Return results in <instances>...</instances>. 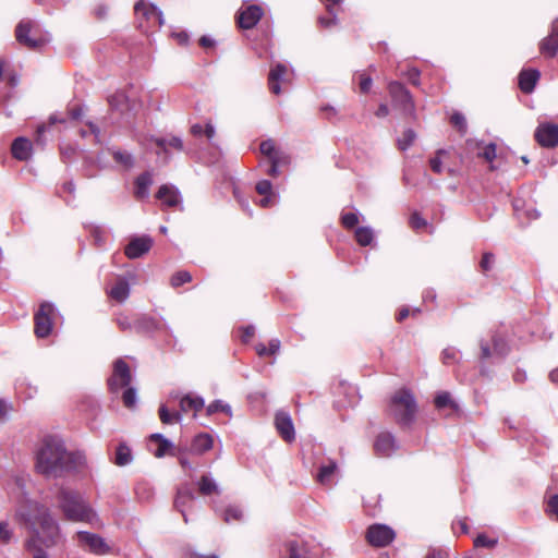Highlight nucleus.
<instances>
[{"mask_svg":"<svg viewBox=\"0 0 558 558\" xmlns=\"http://www.w3.org/2000/svg\"><path fill=\"white\" fill-rule=\"evenodd\" d=\"M493 349H490V344L488 341L482 339L480 341L481 348V360L486 361L489 359H504L509 353V345L505 338L499 333L492 335L490 338Z\"/></svg>","mask_w":558,"mask_h":558,"instance_id":"423d86ee","label":"nucleus"},{"mask_svg":"<svg viewBox=\"0 0 558 558\" xmlns=\"http://www.w3.org/2000/svg\"><path fill=\"white\" fill-rule=\"evenodd\" d=\"M275 426L284 441L292 442L295 439L294 425L289 413L278 411L275 415Z\"/></svg>","mask_w":558,"mask_h":558,"instance_id":"ddd939ff","label":"nucleus"},{"mask_svg":"<svg viewBox=\"0 0 558 558\" xmlns=\"http://www.w3.org/2000/svg\"><path fill=\"white\" fill-rule=\"evenodd\" d=\"M156 197L163 206L177 207L181 204V196L178 189L170 184H163L159 187Z\"/></svg>","mask_w":558,"mask_h":558,"instance_id":"6ab92c4d","label":"nucleus"},{"mask_svg":"<svg viewBox=\"0 0 558 558\" xmlns=\"http://www.w3.org/2000/svg\"><path fill=\"white\" fill-rule=\"evenodd\" d=\"M153 246V239L148 235L134 236L124 248V253L130 259L140 258Z\"/></svg>","mask_w":558,"mask_h":558,"instance_id":"f8f14e48","label":"nucleus"},{"mask_svg":"<svg viewBox=\"0 0 558 558\" xmlns=\"http://www.w3.org/2000/svg\"><path fill=\"white\" fill-rule=\"evenodd\" d=\"M389 94L393 105L403 113L412 114L414 111V102L410 92L400 83L391 82L388 86Z\"/></svg>","mask_w":558,"mask_h":558,"instance_id":"1a4fd4ad","label":"nucleus"},{"mask_svg":"<svg viewBox=\"0 0 558 558\" xmlns=\"http://www.w3.org/2000/svg\"><path fill=\"white\" fill-rule=\"evenodd\" d=\"M427 225L426 220L422 218L417 213L412 214L410 217V226L414 230H420Z\"/></svg>","mask_w":558,"mask_h":558,"instance_id":"6e6d98bb","label":"nucleus"},{"mask_svg":"<svg viewBox=\"0 0 558 558\" xmlns=\"http://www.w3.org/2000/svg\"><path fill=\"white\" fill-rule=\"evenodd\" d=\"M77 543L95 554H104L107 551L105 541L97 534L80 531L76 533Z\"/></svg>","mask_w":558,"mask_h":558,"instance_id":"4468645a","label":"nucleus"},{"mask_svg":"<svg viewBox=\"0 0 558 558\" xmlns=\"http://www.w3.org/2000/svg\"><path fill=\"white\" fill-rule=\"evenodd\" d=\"M130 294V286L128 281L119 279L110 290V296L118 302H124Z\"/></svg>","mask_w":558,"mask_h":558,"instance_id":"7c9ffc66","label":"nucleus"},{"mask_svg":"<svg viewBox=\"0 0 558 558\" xmlns=\"http://www.w3.org/2000/svg\"><path fill=\"white\" fill-rule=\"evenodd\" d=\"M54 307L51 303H43L38 311L35 313V335L38 338H45L50 335L52 330V316Z\"/></svg>","mask_w":558,"mask_h":558,"instance_id":"6e6552de","label":"nucleus"},{"mask_svg":"<svg viewBox=\"0 0 558 558\" xmlns=\"http://www.w3.org/2000/svg\"><path fill=\"white\" fill-rule=\"evenodd\" d=\"M86 458L81 452H70L57 436L43 439L36 453V469L47 477H61L84 468Z\"/></svg>","mask_w":558,"mask_h":558,"instance_id":"f03ea898","label":"nucleus"},{"mask_svg":"<svg viewBox=\"0 0 558 558\" xmlns=\"http://www.w3.org/2000/svg\"><path fill=\"white\" fill-rule=\"evenodd\" d=\"M494 264V255L492 253H485L481 260V268L483 271L490 270Z\"/></svg>","mask_w":558,"mask_h":558,"instance_id":"13d9d810","label":"nucleus"},{"mask_svg":"<svg viewBox=\"0 0 558 558\" xmlns=\"http://www.w3.org/2000/svg\"><path fill=\"white\" fill-rule=\"evenodd\" d=\"M288 68L282 63H277L269 72L268 86L272 94L279 95L281 92L280 82L284 81Z\"/></svg>","mask_w":558,"mask_h":558,"instance_id":"4be33fe9","label":"nucleus"},{"mask_svg":"<svg viewBox=\"0 0 558 558\" xmlns=\"http://www.w3.org/2000/svg\"><path fill=\"white\" fill-rule=\"evenodd\" d=\"M88 126H89V131H86V130H81L80 131L81 136L82 137H86L88 133H92V134L95 135L96 140L98 141V137H99V134H100L99 128L96 124L92 123V122L88 123Z\"/></svg>","mask_w":558,"mask_h":558,"instance_id":"e2e57ef3","label":"nucleus"},{"mask_svg":"<svg viewBox=\"0 0 558 558\" xmlns=\"http://www.w3.org/2000/svg\"><path fill=\"white\" fill-rule=\"evenodd\" d=\"M548 510L551 514H554L558 520V495H554L548 500Z\"/></svg>","mask_w":558,"mask_h":558,"instance_id":"680f3d73","label":"nucleus"},{"mask_svg":"<svg viewBox=\"0 0 558 558\" xmlns=\"http://www.w3.org/2000/svg\"><path fill=\"white\" fill-rule=\"evenodd\" d=\"M328 12L329 14L331 15L330 17H319L318 21H319V24L324 27H331L333 25H336L337 23V16H336V13L333 11V9L331 8H328Z\"/></svg>","mask_w":558,"mask_h":558,"instance_id":"4d7b16f0","label":"nucleus"},{"mask_svg":"<svg viewBox=\"0 0 558 558\" xmlns=\"http://www.w3.org/2000/svg\"><path fill=\"white\" fill-rule=\"evenodd\" d=\"M355 240L362 246L369 245L374 240L373 229L369 227H359L355 230Z\"/></svg>","mask_w":558,"mask_h":558,"instance_id":"e433bc0d","label":"nucleus"},{"mask_svg":"<svg viewBox=\"0 0 558 558\" xmlns=\"http://www.w3.org/2000/svg\"><path fill=\"white\" fill-rule=\"evenodd\" d=\"M241 340L246 343L253 338L255 333V328L254 326H245L241 328Z\"/></svg>","mask_w":558,"mask_h":558,"instance_id":"bf43d9fd","label":"nucleus"},{"mask_svg":"<svg viewBox=\"0 0 558 558\" xmlns=\"http://www.w3.org/2000/svg\"><path fill=\"white\" fill-rule=\"evenodd\" d=\"M14 537V531L7 521L0 522V543L9 544Z\"/></svg>","mask_w":558,"mask_h":558,"instance_id":"c03bdc74","label":"nucleus"},{"mask_svg":"<svg viewBox=\"0 0 558 558\" xmlns=\"http://www.w3.org/2000/svg\"><path fill=\"white\" fill-rule=\"evenodd\" d=\"M459 351L454 348H446L441 353V359L445 364H451L458 360Z\"/></svg>","mask_w":558,"mask_h":558,"instance_id":"603ef678","label":"nucleus"},{"mask_svg":"<svg viewBox=\"0 0 558 558\" xmlns=\"http://www.w3.org/2000/svg\"><path fill=\"white\" fill-rule=\"evenodd\" d=\"M15 37L19 44L28 49H38L45 43V39L37 36L36 25L31 20H22L15 29Z\"/></svg>","mask_w":558,"mask_h":558,"instance_id":"39448f33","label":"nucleus"},{"mask_svg":"<svg viewBox=\"0 0 558 558\" xmlns=\"http://www.w3.org/2000/svg\"><path fill=\"white\" fill-rule=\"evenodd\" d=\"M372 86V78L364 74L360 75V89L362 93H367Z\"/></svg>","mask_w":558,"mask_h":558,"instance_id":"052dcab7","label":"nucleus"},{"mask_svg":"<svg viewBox=\"0 0 558 558\" xmlns=\"http://www.w3.org/2000/svg\"><path fill=\"white\" fill-rule=\"evenodd\" d=\"M276 194H266L264 198L259 201L262 207H269L275 204Z\"/></svg>","mask_w":558,"mask_h":558,"instance_id":"338daca9","label":"nucleus"},{"mask_svg":"<svg viewBox=\"0 0 558 558\" xmlns=\"http://www.w3.org/2000/svg\"><path fill=\"white\" fill-rule=\"evenodd\" d=\"M221 515L226 523H231L232 521H241L243 519V512L236 506H228L222 511Z\"/></svg>","mask_w":558,"mask_h":558,"instance_id":"58836bf2","label":"nucleus"},{"mask_svg":"<svg viewBox=\"0 0 558 558\" xmlns=\"http://www.w3.org/2000/svg\"><path fill=\"white\" fill-rule=\"evenodd\" d=\"M468 145L472 149L478 150L477 157L483 158L490 163L496 158V145L494 143L483 145L482 142L469 140Z\"/></svg>","mask_w":558,"mask_h":558,"instance_id":"a878e982","label":"nucleus"},{"mask_svg":"<svg viewBox=\"0 0 558 558\" xmlns=\"http://www.w3.org/2000/svg\"><path fill=\"white\" fill-rule=\"evenodd\" d=\"M259 149L260 153L267 156L270 160H272V157H279L276 150V145L271 140L263 141L260 143Z\"/></svg>","mask_w":558,"mask_h":558,"instance_id":"49530a36","label":"nucleus"},{"mask_svg":"<svg viewBox=\"0 0 558 558\" xmlns=\"http://www.w3.org/2000/svg\"><path fill=\"white\" fill-rule=\"evenodd\" d=\"M535 140L543 147L558 145V125L554 123H541L535 131Z\"/></svg>","mask_w":558,"mask_h":558,"instance_id":"9b49d317","label":"nucleus"},{"mask_svg":"<svg viewBox=\"0 0 558 558\" xmlns=\"http://www.w3.org/2000/svg\"><path fill=\"white\" fill-rule=\"evenodd\" d=\"M341 222L347 229L354 228L359 223L357 215L354 213H345L341 216Z\"/></svg>","mask_w":558,"mask_h":558,"instance_id":"3c124183","label":"nucleus"},{"mask_svg":"<svg viewBox=\"0 0 558 558\" xmlns=\"http://www.w3.org/2000/svg\"><path fill=\"white\" fill-rule=\"evenodd\" d=\"M154 143L159 147L157 155L165 154V162L169 161L168 149L173 148L175 150H183V141L178 136L169 137H155Z\"/></svg>","mask_w":558,"mask_h":558,"instance_id":"412c9836","label":"nucleus"},{"mask_svg":"<svg viewBox=\"0 0 558 558\" xmlns=\"http://www.w3.org/2000/svg\"><path fill=\"white\" fill-rule=\"evenodd\" d=\"M441 154H445V150H438L436 156L429 159L430 169L435 173H441V171H442V162L440 160Z\"/></svg>","mask_w":558,"mask_h":558,"instance_id":"5fc2aeb1","label":"nucleus"},{"mask_svg":"<svg viewBox=\"0 0 558 558\" xmlns=\"http://www.w3.org/2000/svg\"><path fill=\"white\" fill-rule=\"evenodd\" d=\"M117 324L121 330H128L132 328V324L126 316L120 315L117 317Z\"/></svg>","mask_w":558,"mask_h":558,"instance_id":"0e129e2a","label":"nucleus"},{"mask_svg":"<svg viewBox=\"0 0 558 558\" xmlns=\"http://www.w3.org/2000/svg\"><path fill=\"white\" fill-rule=\"evenodd\" d=\"M214 444L213 437L207 433H202L193 438L191 444V451L193 453L202 454L211 449Z\"/></svg>","mask_w":558,"mask_h":558,"instance_id":"bb28decb","label":"nucleus"},{"mask_svg":"<svg viewBox=\"0 0 558 558\" xmlns=\"http://www.w3.org/2000/svg\"><path fill=\"white\" fill-rule=\"evenodd\" d=\"M388 409L399 425L408 427L415 420L417 404L412 392L402 388L392 395Z\"/></svg>","mask_w":558,"mask_h":558,"instance_id":"20e7f679","label":"nucleus"},{"mask_svg":"<svg viewBox=\"0 0 558 558\" xmlns=\"http://www.w3.org/2000/svg\"><path fill=\"white\" fill-rule=\"evenodd\" d=\"M539 78L537 70H523L519 74V87L523 93L530 94L534 90L536 82Z\"/></svg>","mask_w":558,"mask_h":558,"instance_id":"393cba45","label":"nucleus"},{"mask_svg":"<svg viewBox=\"0 0 558 558\" xmlns=\"http://www.w3.org/2000/svg\"><path fill=\"white\" fill-rule=\"evenodd\" d=\"M194 493L189 485H182L178 488L174 498V508L182 513L185 523L189 522L186 509L191 508V506L194 504Z\"/></svg>","mask_w":558,"mask_h":558,"instance_id":"2eb2a0df","label":"nucleus"},{"mask_svg":"<svg viewBox=\"0 0 558 558\" xmlns=\"http://www.w3.org/2000/svg\"><path fill=\"white\" fill-rule=\"evenodd\" d=\"M206 411L208 415L215 414L217 412H223L229 416L232 415L231 407L221 400H215L214 402H211L207 407Z\"/></svg>","mask_w":558,"mask_h":558,"instance_id":"79ce46f5","label":"nucleus"},{"mask_svg":"<svg viewBox=\"0 0 558 558\" xmlns=\"http://www.w3.org/2000/svg\"><path fill=\"white\" fill-rule=\"evenodd\" d=\"M134 327L138 332H150L159 329V323L153 317L143 316L136 320Z\"/></svg>","mask_w":558,"mask_h":558,"instance_id":"f704fd0d","label":"nucleus"},{"mask_svg":"<svg viewBox=\"0 0 558 558\" xmlns=\"http://www.w3.org/2000/svg\"><path fill=\"white\" fill-rule=\"evenodd\" d=\"M159 417L163 424H172L173 422H181V413L173 412L170 413L166 405H160L159 408Z\"/></svg>","mask_w":558,"mask_h":558,"instance_id":"a19ab883","label":"nucleus"},{"mask_svg":"<svg viewBox=\"0 0 558 558\" xmlns=\"http://www.w3.org/2000/svg\"><path fill=\"white\" fill-rule=\"evenodd\" d=\"M539 50L543 54L551 58L558 50V19L551 24L549 35L544 38L539 44Z\"/></svg>","mask_w":558,"mask_h":558,"instance_id":"aec40b11","label":"nucleus"},{"mask_svg":"<svg viewBox=\"0 0 558 558\" xmlns=\"http://www.w3.org/2000/svg\"><path fill=\"white\" fill-rule=\"evenodd\" d=\"M192 280V275L186 270H180L175 272L170 280V283L173 288H178L186 282Z\"/></svg>","mask_w":558,"mask_h":558,"instance_id":"a18cd8bd","label":"nucleus"},{"mask_svg":"<svg viewBox=\"0 0 558 558\" xmlns=\"http://www.w3.org/2000/svg\"><path fill=\"white\" fill-rule=\"evenodd\" d=\"M149 441L158 444V448L154 451V456L156 458H162L167 452L173 454V452H170V449L173 448L172 442L165 438L161 434L150 435Z\"/></svg>","mask_w":558,"mask_h":558,"instance_id":"c756f323","label":"nucleus"},{"mask_svg":"<svg viewBox=\"0 0 558 558\" xmlns=\"http://www.w3.org/2000/svg\"><path fill=\"white\" fill-rule=\"evenodd\" d=\"M132 374L129 365L124 360L118 359L113 363V372L108 379V386L112 393H118L121 388L130 386Z\"/></svg>","mask_w":558,"mask_h":558,"instance_id":"0eeeda50","label":"nucleus"},{"mask_svg":"<svg viewBox=\"0 0 558 558\" xmlns=\"http://www.w3.org/2000/svg\"><path fill=\"white\" fill-rule=\"evenodd\" d=\"M271 165H270V168L268 170V174L271 175V177H277L279 171H278V167L279 165L281 163V160L279 157H272V160H270Z\"/></svg>","mask_w":558,"mask_h":558,"instance_id":"69168bd1","label":"nucleus"},{"mask_svg":"<svg viewBox=\"0 0 558 558\" xmlns=\"http://www.w3.org/2000/svg\"><path fill=\"white\" fill-rule=\"evenodd\" d=\"M204 407V399L201 397H192L191 395H185L180 398V413H189L191 411L197 412Z\"/></svg>","mask_w":558,"mask_h":558,"instance_id":"cd10ccee","label":"nucleus"},{"mask_svg":"<svg viewBox=\"0 0 558 558\" xmlns=\"http://www.w3.org/2000/svg\"><path fill=\"white\" fill-rule=\"evenodd\" d=\"M435 407L438 409V410H442V409H446V408H450L452 410H457L458 409V405L457 403L452 400L451 398V395L447 391H442L440 393H438L435 398Z\"/></svg>","mask_w":558,"mask_h":558,"instance_id":"4c0bfd02","label":"nucleus"},{"mask_svg":"<svg viewBox=\"0 0 558 558\" xmlns=\"http://www.w3.org/2000/svg\"><path fill=\"white\" fill-rule=\"evenodd\" d=\"M126 389L122 393V401L126 408H133L136 403V390L133 387H125Z\"/></svg>","mask_w":558,"mask_h":558,"instance_id":"de8ad7c7","label":"nucleus"},{"mask_svg":"<svg viewBox=\"0 0 558 558\" xmlns=\"http://www.w3.org/2000/svg\"><path fill=\"white\" fill-rule=\"evenodd\" d=\"M198 492L203 496H209L213 494H219V487L217 483L208 475H203L198 483Z\"/></svg>","mask_w":558,"mask_h":558,"instance_id":"2f4dec72","label":"nucleus"},{"mask_svg":"<svg viewBox=\"0 0 558 558\" xmlns=\"http://www.w3.org/2000/svg\"><path fill=\"white\" fill-rule=\"evenodd\" d=\"M112 157L118 163H120L125 169H130L133 167V156L128 151L112 150Z\"/></svg>","mask_w":558,"mask_h":558,"instance_id":"ea45409f","label":"nucleus"},{"mask_svg":"<svg viewBox=\"0 0 558 558\" xmlns=\"http://www.w3.org/2000/svg\"><path fill=\"white\" fill-rule=\"evenodd\" d=\"M134 10L137 15L142 14L148 20V22H153L155 25L159 27L163 24V16L161 10L153 3L140 0L138 2H136Z\"/></svg>","mask_w":558,"mask_h":558,"instance_id":"f3484780","label":"nucleus"},{"mask_svg":"<svg viewBox=\"0 0 558 558\" xmlns=\"http://www.w3.org/2000/svg\"><path fill=\"white\" fill-rule=\"evenodd\" d=\"M58 509L64 519L73 522L99 524V518L83 496L73 489L61 487L56 495Z\"/></svg>","mask_w":558,"mask_h":558,"instance_id":"7ed1b4c3","label":"nucleus"},{"mask_svg":"<svg viewBox=\"0 0 558 558\" xmlns=\"http://www.w3.org/2000/svg\"><path fill=\"white\" fill-rule=\"evenodd\" d=\"M366 537L373 546L384 547L393 541L395 532L385 524H373L368 527Z\"/></svg>","mask_w":558,"mask_h":558,"instance_id":"9d476101","label":"nucleus"},{"mask_svg":"<svg viewBox=\"0 0 558 558\" xmlns=\"http://www.w3.org/2000/svg\"><path fill=\"white\" fill-rule=\"evenodd\" d=\"M14 519L28 532L24 547L31 558H49L50 549L62 541L60 525L50 509L36 500L21 499Z\"/></svg>","mask_w":558,"mask_h":558,"instance_id":"f257e3e1","label":"nucleus"},{"mask_svg":"<svg viewBox=\"0 0 558 558\" xmlns=\"http://www.w3.org/2000/svg\"><path fill=\"white\" fill-rule=\"evenodd\" d=\"M11 151L15 159L28 160L32 156V143L26 137H17L12 143Z\"/></svg>","mask_w":558,"mask_h":558,"instance_id":"b1692460","label":"nucleus"},{"mask_svg":"<svg viewBox=\"0 0 558 558\" xmlns=\"http://www.w3.org/2000/svg\"><path fill=\"white\" fill-rule=\"evenodd\" d=\"M153 179L149 172L142 173L136 179V191L135 195L137 198H145L148 196V187L151 185Z\"/></svg>","mask_w":558,"mask_h":558,"instance_id":"473e14b6","label":"nucleus"},{"mask_svg":"<svg viewBox=\"0 0 558 558\" xmlns=\"http://www.w3.org/2000/svg\"><path fill=\"white\" fill-rule=\"evenodd\" d=\"M451 124L458 129L459 132L465 134L466 132V120L465 117L460 112H454L450 118Z\"/></svg>","mask_w":558,"mask_h":558,"instance_id":"09e8293b","label":"nucleus"},{"mask_svg":"<svg viewBox=\"0 0 558 558\" xmlns=\"http://www.w3.org/2000/svg\"><path fill=\"white\" fill-rule=\"evenodd\" d=\"M109 106L112 110L123 112L129 109V99L123 92H117L108 98Z\"/></svg>","mask_w":558,"mask_h":558,"instance_id":"72a5a7b5","label":"nucleus"},{"mask_svg":"<svg viewBox=\"0 0 558 558\" xmlns=\"http://www.w3.org/2000/svg\"><path fill=\"white\" fill-rule=\"evenodd\" d=\"M290 558H316L308 544L302 539H293L288 543Z\"/></svg>","mask_w":558,"mask_h":558,"instance_id":"5701e85b","label":"nucleus"},{"mask_svg":"<svg viewBox=\"0 0 558 558\" xmlns=\"http://www.w3.org/2000/svg\"><path fill=\"white\" fill-rule=\"evenodd\" d=\"M336 470L337 463L333 460H329L326 464L320 465L316 475L317 482L323 485L330 484L332 482Z\"/></svg>","mask_w":558,"mask_h":558,"instance_id":"c85d7f7f","label":"nucleus"},{"mask_svg":"<svg viewBox=\"0 0 558 558\" xmlns=\"http://www.w3.org/2000/svg\"><path fill=\"white\" fill-rule=\"evenodd\" d=\"M262 15L263 11L258 5H248L239 12L238 24L241 28L251 29L259 22Z\"/></svg>","mask_w":558,"mask_h":558,"instance_id":"dca6fc26","label":"nucleus"},{"mask_svg":"<svg viewBox=\"0 0 558 558\" xmlns=\"http://www.w3.org/2000/svg\"><path fill=\"white\" fill-rule=\"evenodd\" d=\"M256 192L259 195H266V194H275L272 192V184L268 180H262L256 184Z\"/></svg>","mask_w":558,"mask_h":558,"instance_id":"864d4df0","label":"nucleus"},{"mask_svg":"<svg viewBox=\"0 0 558 558\" xmlns=\"http://www.w3.org/2000/svg\"><path fill=\"white\" fill-rule=\"evenodd\" d=\"M498 543L497 538H488L485 534H478L474 539L475 547L494 548Z\"/></svg>","mask_w":558,"mask_h":558,"instance_id":"8fccbe9b","label":"nucleus"},{"mask_svg":"<svg viewBox=\"0 0 558 558\" xmlns=\"http://www.w3.org/2000/svg\"><path fill=\"white\" fill-rule=\"evenodd\" d=\"M374 449L380 457H390L398 449V445L393 435L380 433L375 440Z\"/></svg>","mask_w":558,"mask_h":558,"instance_id":"a211bd4d","label":"nucleus"},{"mask_svg":"<svg viewBox=\"0 0 558 558\" xmlns=\"http://www.w3.org/2000/svg\"><path fill=\"white\" fill-rule=\"evenodd\" d=\"M131 449L125 444H120L116 450L114 463L119 466H124L131 463Z\"/></svg>","mask_w":558,"mask_h":558,"instance_id":"c9c22d12","label":"nucleus"},{"mask_svg":"<svg viewBox=\"0 0 558 558\" xmlns=\"http://www.w3.org/2000/svg\"><path fill=\"white\" fill-rule=\"evenodd\" d=\"M267 348L269 355L276 354L280 349V341L278 339H271Z\"/></svg>","mask_w":558,"mask_h":558,"instance_id":"774afa93","label":"nucleus"},{"mask_svg":"<svg viewBox=\"0 0 558 558\" xmlns=\"http://www.w3.org/2000/svg\"><path fill=\"white\" fill-rule=\"evenodd\" d=\"M416 134L413 130L408 129L403 132L402 136L398 138V147L401 150H407L414 142Z\"/></svg>","mask_w":558,"mask_h":558,"instance_id":"37998d69","label":"nucleus"}]
</instances>
